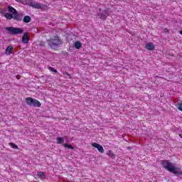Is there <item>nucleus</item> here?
I'll return each instance as SVG.
<instances>
[{"label": "nucleus", "instance_id": "nucleus-11", "mask_svg": "<svg viewBox=\"0 0 182 182\" xmlns=\"http://www.w3.org/2000/svg\"><path fill=\"white\" fill-rule=\"evenodd\" d=\"M146 48L148 50H154V44H153V43H148L146 45Z\"/></svg>", "mask_w": 182, "mask_h": 182}, {"label": "nucleus", "instance_id": "nucleus-17", "mask_svg": "<svg viewBox=\"0 0 182 182\" xmlns=\"http://www.w3.org/2000/svg\"><path fill=\"white\" fill-rule=\"evenodd\" d=\"M9 146H11V149H15L18 150V145L14 144V143H9Z\"/></svg>", "mask_w": 182, "mask_h": 182}, {"label": "nucleus", "instance_id": "nucleus-1", "mask_svg": "<svg viewBox=\"0 0 182 182\" xmlns=\"http://www.w3.org/2000/svg\"><path fill=\"white\" fill-rule=\"evenodd\" d=\"M8 11L9 13H5L4 16L6 18V19L11 20L14 19V21H22L23 18V14L18 13L14 7L9 6L8 7Z\"/></svg>", "mask_w": 182, "mask_h": 182}, {"label": "nucleus", "instance_id": "nucleus-5", "mask_svg": "<svg viewBox=\"0 0 182 182\" xmlns=\"http://www.w3.org/2000/svg\"><path fill=\"white\" fill-rule=\"evenodd\" d=\"M110 15V9L107 8L105 9H99V12L97 13V16L99 19H102V21H106L107 16Z\"/></svg>", "mask_w": 182, "mask_h": 182}, {"label": "nucleus", "instance_id": "nucleus-12", "mask_svg": "<svg viewBox=\"0 0 182 182\" xmlns=\"http://www.w3.org/2000/svg\"><path fill=\"white\" fill-rule=\"evenodd\" d=\"M37 176L41 180H43V178H46V175L45 174V172L39 171L37 173Z\"/></svg>", "mask_w": 182, "mask_h": 182}, {"label": "nucleus", "instance_id": "nucleus-18", "mask_svg": "<svg viewBox=\"0 0 182 182\" xmlns=\"http://www.w3.org/2000/svg\"><path fill=\"white\" fill-rule=\"evenodd\" d=\"M49 70H50V72H54V73H58V70H56L55 68L52 67L49 68Z\"/></svg>", "mask_w": 182, "mask_h": 182}, {"label": "nucleus", "instance_id": "nucleus-21", "mask_svg": "<svg viewBox=\"0 0 182 182\" xmlns=\"http://www.w3.org/2000/svg\"><path fill=\"white\" fill-rule=\"evenodd\" d=\"M181 35H182V30L180 31Z\"/></svg>", "mask_w": 182, "mask_h": 182}, {"label": "nucleus", "instance_id": "nucleus-16", "mask_svg": "<svg viewBox=\"0 0 182 182\" xmlns=\"http://www.w3.org/2000/svg\"><path fill=\"white\" fill-rule=\"evenodd\" d=\"M64 147H65L66 149H69L70 150H74L75 149V147L72 146V145L68 144H65Z\"/></svg>", "mask_w": 182, "mask_h": 182}, {"label": "nucleus", "instance_id": "nucleus-6", "mask_svg": "<svg viewBox=\"0 0 182 182\" xmlns=\"http://www.w3.org/2000/svg\"><path fill=\"white\" fill-rule=\"evenodd\" d=\"M6 31L9 32V35H21L23 33V29L21 28H15V27H6Z\"/></svg>", "mask_w": 182, "mask_h": 182}, {"label": "nucleus", "instance_id": "nucleus-22", "mask_svg": "<svg viewBox=\"0 0 182 182\" xmlns=\"http://www.w3.org/2000/svg\"><path fill=\"white\" fill-rule=\"evenodd\" d=\"M165 31H167V28H166Z\"/></svg>", "mask_w": 182, "mask_h": 182}, {"label": "nucleus", "instance_id": "nucleus-20", "mask_svg": "<svg viewBox=\"0 0 182 182\" xmlns=\"http://www.w3.org/2000/svg\"><path fill=\"white\" fill-rule=\"evenodd\" d=\"M178 109V110H181V112H182V103L179 105Z\"/></svg>", "mask_w": 182, "mask_h": 182}, {"label": "nucleus", "instance_id": "nucleus-19", "mask_svg": "<svg viewBox=\"0 0 182 182\" xmlns=\"http://www.w3.org/2000/svg\"><path fill=\"white\" fill-rule=\"evenodd\" d=\"M64 75L68 76L70 79L72 77H70V74H69L68 72L64 73Z\"/></svg>", "mask_w": 182, "mask_h": 182}, {"label": "nucleus", "instance_id": "nucleus-14", "mask_svg": "<svg viewBox=\"0 0 182 182\" xmlns=\"http://www.w3.org/2000/svg\"><path fill=\"white\" fill-rule=\"evenodd\" d=\"M23 21V22H25V23H29V22H31V16H24Z\"/></svg>", "mask_w": 182, "mask_h": 182}, {"label": "nucleus", "instance_id": "nucleus-3", "mask_svg": "<svg viewBox=\"0 0 182 182\" xmlns=\"http://www.w3.org/2000/svg\"><path fill=\"white\" fill-rule=\"evenodd\" d=\"M29 6L34 8V9H41L42 11H48V6L38 3L33 0L28 1Z\"/></svg>", "mask_w": 182, "mask_h": 182}, {"label": "nucleus", "instance_id": "nucleus-23", "mask_svg": "<svg viewBox=\"0 0 182 182\" xmlns=\"http://www.w3.org/2000/svg\"><path fill=\"white\" fill-rule=\"evenodd\" d=\"M20 2H21V0H20Z\"/></svg>", "mask_w": 182, "mask_h": 182}, {"label": "nucleus", "instance_id": "nucleus-4", "mask_svg": "<svg viewBox=\"0 0 182 182\" xmlns=\"http://www.w3.org/2000/svg\"><path fill=\"white\" fill-rule=\"evenodd\" d=\"M48 43L51 48H58V46L62 45V40L58 36H54L53 38L48 40Z\"/></svg>", "mask_w": 182, "mask_h": 182}, {"label": "nucleus", "instance_id": "nucleus-8", "mask_svg": "<svg viewBox=\"0 0 182 182\" xmlns=\"http://www.w3.org/2000/svg\"><path fill=\"white\" fill-rule=\"evenodd\" d=\"M92 147H95V149H97L98 151H100V153H105V149H103V146H102V145L97 144V143H92Z\"/></svg>", "mask_w": 182, "mask_h": 182}, {"label": "nucleus", "instance_id": "nucleus-9", "mask_svg": "<svg viewBox=\"0 0 182 182\" xmlns=\"http://www.w3.org/2000/svg\"><path fill=\"white\" fill-rule=\"evenodd\" d=\"M29 33L26 32L23 34V38H22V42L23 43H28L29 42Z\"/></svg>", "mask_w": 182, "mask_h": 182}, {"label": "nucleus", "instance_id": "nucleus-2", "mask_svg": "<svg viewBox=\"0 0 182 182\" xmlns=\"http://www.w3.org/2000/svg\"><path fill=\"white\" fill-rule=\"evenodd\" d=\"M161 164L164 168H165V170H167L170 173H173L175 176H182L181 168L179 167L174 166L173 163L168 161L164 160L161 161Z\"/></svg>", "mask_w": 182, "mask_h": 182}, {"label": "nucleus", "instance_id": "nucleus-7", "mask_svg": "<svg viewBox=\"0 0 182 182\" xmlns=\"http://www.w3.org/2000/svg\"><path fill=\"white\" fill-rule=\"evenodd\" d=\"M26 105H28V106H33L34 107H41V106H42L41 102L32 97H27L26 99Z\"/></svg>", "mask_w": 182, "mask_h": 182}, {"label": "nucleus", "instance_id": "nucleus-13", "mask_svg": "<svg viewBox=\"0 0 182 182\" xmlns=\"http://www.w3.org/2000/svg\"><path fill=\"white\" fill-rule=\"evenodd\" d=\"M74 46L76 49H80L82 48V43H80V41H76Z\"/></svg>", "mask_w": 182, "mask_h": 182}, {"label": "nucleus", "instance_id": "nucleus-10", "mask_svg": "<svg viewBox=\"0 0 182 182\" xmlns=\"http://www.w3.org/2000/svg\"><path fill=\"white\" fill-rule=\"evenodd\" d=\"M14 50V47L12 46H9L6 48V55H9L12 53V51Z\"/></svg>", "mask_w": 182, "mask_h": 182}, {"label": "nucleus", "instance_id": "nucleus-15", "mask_svg": "<svg viewBox=\"0 0 182 182\" xmlns=\"http://www.w3.org/2000/svg\"><path fill=\"white\" fill-rule=\"evenodd\" d=\"M64 142H65V139H63V138H62L60 136L57 138V143H58V144H62Z\"/></svg>", "mask_w": 182, "mask_h": 182}]
</instances>
